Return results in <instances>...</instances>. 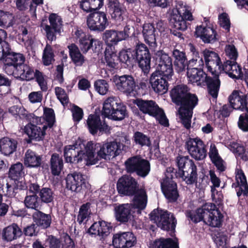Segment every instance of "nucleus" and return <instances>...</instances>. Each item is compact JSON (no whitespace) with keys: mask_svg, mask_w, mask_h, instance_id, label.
<instances>
[{"mask_svg":"<svg viewBox=\"0 0 248 248\" xmlns=\"http://www.w3.org/2000/svg\"><path fill=\"white\" fill-rule=\"evenodd\" d=\"M23 117L26 119L29 123L24 128V132L28 137L26 140L28 143H31L32 141H40L43 140L46 134L47 129L46 126H43L41 128L38 126L39 122L41 121V118L35 116L33 113L22 114Z\"/></svg>","mask_w":248,"mask_h":248,"instance_id":"nucleus-9","label":"nucleus"},{"mask_svg":"<svg viewBox=\"0 0 248 248\" xmlns=\"http://www.w3.org/2000/svg\"><path fill=\"white\" fill-rule=\"evenodd\" d=\"M42 162V155H39L35 152L28 149L25 153L24 163L27 167L37 168L41 166Z\"/></svg>","mask_w":248,"mask_h":248,"instance_id":"nucleus-39","label":"nucleus"},{"mask_svg":"<svg viewBox=\"0 0 248 248\" xmlns=\"http://www.w3.org/2000/svg\"><path fill=\"white\" fill-rule=\"evenodd\" d=\"M118 57L121 65L123 63L129 66L134 64V52L131 49H122L119 52Z\"/></svg>","mask_w":248,"mask_h":248,"instance_id":"nucleus-50","label":"nucleus"},{"mask_svg":"<svg viewBox=\"0 0 248 248\" xmlns=\"http://www.w3.org/2000/svg\"><path fill=\"white\" fill-rule=\"evenodd\" d=\"M132 140L135 145L141 147H150L152 145L150 138L141 132H135Z\"/></svg>","mask_w":248,"mask_h":248,"instance_id":"nucleus-51","label":"nucleus"},{"mask_svg":"<svg viewBox=\"0 0 248 248\" xmlns=\"http://www.w3.org/2000/svg\"><path fill=\"white\" fill-rule=\"evenodd\" d=\"M61 29L60 28H53L48 25H45L44 30L46 33V37L50 41V43L56 39V33H60Z\"/></svg>","mask_w":248,"mask_h":248,"instance_id":"nucleus-62","label":"nucleus"},{"mask_svg":"<svg viewBox=\"0 0 248 248\" xmlns=\"http://www.w3.org/2000/svg\"><path fill=\"white\" fill-rule=\"evenodd\" d=\"M112 81L118 90L126 95H130L138 87L134 78L132 75H116L112 78Z\"/></svg>","mask_w":248,"mask_h":248,"instance_id":"nucleus-17","label":"nucleus"},{"mask_svg":"<svg viewBox=\"0 0 248 248\" xmlns=\"http://www.w3.org/2000/svg\"><path fill=\"white\" fill-rule=\"evenodd\" d=\"M29 191L31 193L38 194L39 200L42 203L49 204L54 201V191L49 187L40 188L37 183H31L29 185Z\"/></svg>","mask_w":248,"mask_h":248,"instance_id":"nucleus-26","label":"nucleus"},{"mask_svg":"<svg viewBox=\"0 0 248 248\" xmlns=\"http://www.w3.org/2000/svg\"><path fill=\"white\" fill-rule=\"evenodd\" d=\"M25 62V57L23 54L13 52L11 49L3 62L4 70L7 74L13 75Z\"/></svg>","mask_w":248,"mask_h":248,"instance_id":"nucleus-19","label":"nucleus"},{"mask_svg":"<svg viewBox=\"0 0 248 248\" xmlns=\"http://www.w3.org/2000/svg\"><path fill=\"white\" fill-rule=\"evenodd\" d=\"M175 162L178 168V171L175 172L176 178H181L187 185L197 184L198 169L193 160L188 156L178 155Z\"/></svg>","mask_w":248,"mask_h":248,"instance_id":"nucleus-4","label":"nucleus"},{"mask_svg":"<svg viewBox=\"0 0 248 248\" xmlns=\"http://www.w3.org/2000/svg\"><path fill=\"white\" fill-rule=\"evenodd\" d=\"M87 124L89 132L93 135H96L98 131H106L108 127V125L105 123L102 124L99 115L96 113L89 115Z\"/></svg>","mask_w":248,"mask_h":248,"instance_id":"nucleus-29","label":"nucleus"},{"mask_svg":"<svg viewBox=\"0 0 248 248\" xmlns=\"http://www.w3.org/2000/svg\"><path fill=\"white\" fill-rule=\"evenodd\" d=\"M55 94L57 98L63 106L68 104L69 98L65 91L61 87H56L55 88Z\"/></svg>","mask_w":248,"mask_h":248,"instance_id":"nucleus-63","label":"nucleus"},{"mask_svg":"<svg viewBox=\"0 0 248 248\" xmlns=\"http://www.w3.org/2000/svg\"><path fill=\"white\" fill-rule=\"evenodd\" d=\"M79 45L83 53H86L91 49L93 52L98 53L102 47L101 41L94 39L92 35L89 34L79 40Z\"/></svg>","mask_w":248,"mask_h":248,"instance_id":"nucleus-27","label":"nucleus"},{"mask_svg":"<svg viewBox=\"0 0 248 248\" xmlns=\"http://www.w3.org/2000/svg\"><path fill=\"white\" fill-rule=\"evenodd\" d=\"M156 30L152 23H145L142 26V33L145 42L151 49L157 47L156 40Z\"/></svg>","mask_w":248,"mask_h":248,"instance_id":"nucleus-31","label":"nucleus"},{"mask_svg":"<svg viewBox=\"0 0 248 248\" xmlns=\"http://www.w3.org/2000/svg\"><path fill=\"white\" fill-rule=\"evenodd\" d=\"M39 197L37 193H33L32 195L26 196L24 200V204L26 208L38 210L40 204Z\"/></svg>","mask_w":248,"mask_h":248,"instance_id":"nucleus-56","label":"nucleus"},{"mask_svg":"<svg viewBox=\"0 0 248 248\" xmlns=\"http://www.w3.org/2000/svg\"><path fill=\"white\" fill-rule=\"evenodd\" d=\"M242 94L239 91L234 90L228 97V101L230 104L234 109H240L244 111L248 100V93L247 94Z\"/></svg>","mask_w":248,"mask_h":248,"instance_id":"nucleus-30","label":"nucleus"},{"mask_svg":"<svg viewBox=\"0 0 248 248\" xmlns=\"http://www.w3.org/2000/svg\"><path fill=\"white\" fill-rule=\"evenodd\" d=\"M102 115L115 121H121L128 116L126 106L115 97H108L104 101Z\"/></svg>","mask_w":248,"mask_h":248,"instance_id":"nucleus-7","label":"nucleus"},{"mask_svg":"<svg viewBox=\"0 0 248 248\" xmlns=\"http://www.w3.org/2000/svg\"><path fill=\"white\" fill-rule=\"evenodd\" d=\"M220 70L221 73L224 71L228 73L230 77L234 78L236 75L233 72H235L236 74H240L241 72V67L237 64L236 61L227 60L222 64Z\"/></svg>","mask_w":248,"mask_h":248,"instance_id":"nucleus-47","label":"nucleus"},{"mask_svg":"<svg viewBox=\"0 0 248 248\" xmlns=\"http://www.w3.org/2000/svg\"><path fill=\"white\" fill-rule=\"evenodd\" d=\"M66 188L72 192L86 193L90 185L85 175L79 172L74 171L68 174L65 178Z\"/></svg>","mask_w":248,"mask_h":248,"instance_id":"nucleus-13","label":"nucleus"},{"mask_svg":"<svg viewBox=\"0 0 248 248\" xmlns=\"http://www.w3.org/2000/svg\"><path fill=\"white\" fill-rule=\"evenodd\" d=\"M9 177L15 181H18L25 175L24 167L22 163L17 162L11 166L8 172Z\"/></svg>","mask_w":248,"mask_h":248,"instance_id":"nucleus-48","label":"nucleus"},{"mask_svg":"<svg viewBox=\"0 0 248 248\" xmlns=\"http://www.w3.org/2000/svg\"><path fill=\"white\" fill-rule=\"evenodd\" d=\"M134 52V62L137 63L139 67L144 74L149 73L151 66V54L147 46L143 43H136Z\"/></svg>","mask_w":248,"mask_h":248,"instance_id":"nucleus-12","label":"nucleus"},{"mask_svg":"<svg viewBox=\"0 0 248 248\" xmlns=\"http://www.w3.org/2000/svg\"><path fill=\"white\" fill-rule=\"evenodd\" d=\"M190 90V88L186 84H181L174 86L170 93L172 102L177 106Z\"/></svg>","mask_w":248,"mask_h":248,"instance_id":"nucleus-36","label":"nucleus"},{"mask_svg":"<svg viewBox=\"0 0 248 248\" xmlns=\"http://www.w3.org/2000/svg\"><path fill=\"white\" fill-rule=\"evenodd\" d=\"M17 146L16 140L7 137L0 139V152L6 156H9L16 151Z\"/></svg>","mask_w":248,"mask_h":248,"instance_id":"nucleus-38","label":"nucleus"},{"mask_svg":"<svg viewBox=\"0 0 248 248\" xmlns=\"http://www.w3.org/2000/svg\"><path fill=\"white\" fill-rule=\"evenodd\" d=\"M237 124L243 131L248 132V113L247 111L240 115Z\"/></svg>","mask_w":248,"mask_h":248,"instance_id":"nucleus-64","label":"nucleus"},{"mask_svg":"<svg viewBox=\"0 0 248 248\" xmlns=\"http://www.w3.org/2000/svg\"><path fill=\"white\" fill-rule=\"evenodd\" d=\"M112 228L111 223L101 220L94 222L88 229L87 233L92 237L98 236L99 240L104 243Z\"/></svg>","mask_w":248,"mask_h":248,"instance_id":"nucleus-22","label":"nucleus"},{"mask_svg":"<svg viewBox=\"0 0 248 248\" xmlns=\"http://www.w3.org/2000/svg\"><path fill=\"white\" fill-rule=\"evenodd\" d=\"M155 57L157 64L155 71L167 73V75L170 77V74L173 75L172 59L168 54L163 50H160L155 52Z\"/></svg>","mask_w":248,"mask_h":248,"instance_id":"nucleus-23","label":"nucleus"},{"mask_svg":"<svg viewBox=\"0 0 248 248\" xmlns=\"http://www.w3.org/2000/svg\"><path fill=\"white\" fill-rule=\"evenodd\" d=\"M69 56L76 66H81L85 62V57L81 53L78 47L74 43L68 46Z\"/></svg>","mask_w":248,"mask_h":248,"instance_id":"nucleus-43","label":"nucleus"},{"mask_svg":"<svg viewBox=\"0 0 248 248\" xmlns=\"http://www.w3.org/2000/svg\"><path fill=\"white\" fill-rule=\"evenodd\" d=\"M135 104L143 114H148L155 118L161 125L165 127L169 126V120L164 110L159 107L155 101L152 100L137 99L135 101Z\"/></svg>","mask_w":248,"mask_h":248,"instance_id":"nucleus-6","label":"nucleus"},{"mask_svg":"<svg viewBox=\"0 0 248 248\" xmlns=\"http://www.w3.org/2000/svg\"><path fill=\"white\" fill-rule=\"evenodd\" d=\"M87 25L92 31L101 32L109 25L107 14L103 12L91 13L87 17Z\"/></svg>","mask_w":248,"mask_h":248,"instance_id":"nucleus-18","label":"nucleus"},{"mask_svg":"<svg viewBox=\"0 0 248 248\" xmlns=\"http://www.w3.org/2000/svg\"><path fill=\"white\" fill-rule=\"evenodd\" d=\"M33 79L35 78L36 81L38 84L41 90L43 92H46L47 90V82L45 79V76L43 73L39 70L35 69Z\"/></svg>","mask_w":248,"mask_h":248,"instance_id":"nucleus-60","label":"nucleus"},{"mask_svg":"<svg viewBox=\"0 0 248 248\" xmlns=\"http://www.w3.org/2000/svg\"><path fill=\"white\" fill-rule=\"evenodd\" d=\"M198 102L197 95L195 93H191L190 90L177 106H180L179 110L193 111Z\"/></svg>","mask_w":248,"mask_h":248,"instance_id":"nucleus-34","label":"nucleus"},{"mask_svg":"<svg viewBox=\"0 0 248 248\" xmlns=\"http://www.w3.org/2000/svg\"><path fill=\"white\" fill-rule=\"evenodd\" d=\"M178 112L181 123L186 129H189L191 127V118L193 111H188L178 110Z\"/></svg>","mask_w":248,"mask_h":248,"instance_id":"nucleus-59","label":"nucleus"},{"mask_svg":"<svg viewBox=\"0 0 248 248\" xmlns=\"http://www.w3.org/2000/svg\"><path fill=\"white\" fill-rule=\"evenodd\" d=\"M195 55L196 56L198 55L199 60L202 58L203 61V57L208 71L211 73H213V72L221 73L220 69L223 64L217 53L205 49L200 53L199 52H196Z\"/></svg>","mask_w":248,"mask_h":248,"instance_id":"nucleus-14","label":"nucleus"},{"mask_svg":"<svg viewBox=\"0 0 248 248\" xmlns=\"http://www.w3.org/2000/svg\"><path fill=\"white\" fill-rule=\"evenodd\" d=\"M194 36L199 38L204 44H214L218 41V35L213 27L197 26Z\"/></svg>","mask_w":248,"mask_h":248,"instance_id":"nucleus-25","label":"nucleus"},{"mask_svg":"<svg viewBox=\"0 0 248 248\" xmlns=\"http://www.w3.org/2000/svg\"><path fill=\"white\" fill-rule=\"evenodd\" d=\"M12 79L4 74L0 73V96L10 93Z\"/></svg>","mask_w":248,"mask_h":248,"instance_id":"nucleus-54","label":"nucleus"},{"mask_svg":"<svg viewBox=\"0 0 248 248\" xmlns=\"http://www.w3.org/2000/svg\"><path fill=\"white\" fill-rule=\"evenodd\" d=\"M13 14L9 12L0 10V27H9L13 25Z\"/></svg>","mask_w":248,"mask_h":248,"instance_id":"nucleus-57","label":"nucleus"},{"mask_svg":"<svg viewBox=\"0 0 248 248\" xmlns=\"http://www.w3.org/2000/svg\"><path fill=\"white\" fill-rule=\"evenodd\" d=\"M105 60L107 69L110 72L121 68V64L116 51L113 49L106 48L104 52Z\"/></svg>","mask_w":248,"mask_h":248,"instance_id":"nucleus-32","label":"nucleus"},{"mask_svg":"<svg viewBox=\"0 0 248 248\" xmlns=\"http://www.w3.org/2000/svg\"><path fill=\"white\" fill-rule=\"evenodd\" d=\"M49 163L52 174L54 176H59L63 169L62 157L57 153H53L51 156Z\"/></svg>","mask_w":248,"mask_h":248,"instance_id":"nucleus-44","label":"nucleus"},{"mask_svg":"<svg viewBox=\"0 0 248 248\" xmlns=\"http://www.w3.org/2000/svg\"><path fill=\"white\" fill-rule=\"evenodd\" d=\"M32 218L35 224L42 229H47L50 226L52 218L50 215L37 210L32 214Z\"/></svg>","mask_w":248,"mask_h":248,"instance_id":"nucleus-41","label":"nucleus"},{"mask_svg":"<svg viewBox=\"0 0 248 248\" xmlns=\"http://www.w3.org/2000/svg\"><path fill=\"white\" fill-rule=\"evenodd\" d=\"M128 26L124 27L123 31L115 30H106L102 34V39L105 42L107 47L106 48L114 49V46L119 42L125 40L129 37Z\"/></svg>","mask_w":248,"mask_h":248,"instance_id":"nucleus-15","label":"nucleus"},{"mask_svg":"<svg viewBox=\"0 0 248 248\" xmlns=\"http://www.w3.org/2000/svg\"><path fill=\"white\" fill-rule=\"evenodd\" d=\"M0 192L1 194L8 197H14L18 200L21 199V195H17V189L14 183L12 185L7 183L6 186L0 183Z\"/></svg>","mask_w":248,"mask_h":248,"instance_id":"nucleus-53","label":"nucleus"},{"mask_svg":"<svg viewBox=\"0 0 248 248\" xmlns=\"http://www.w3.org/2000/svg\"><path fill=\"white\" fill-rule=\"evenodd\" d=\"M172 56L174 59V65L178 73L185 71L187 59L185 52L174 49Z\"/></svg>","mask_w":248,"mask_h":248,"instance_id":"nucleus-40","label":"nucleus"},{"mask_svg":"<svg viewBox=\"0 0 248 248\" xmlns=\"http://www.w3.org/2000/svg\"><path fill=\"white\" fill-rule=\"evenodd\" d=\"M44 114L46 124L43 125L46 126L47 129L48 127L49 128H52L56 122L54 109L52 108H46L44 110Z\"/></svg>","mask_w":248,"mask_h":248,"instance_id":"nucleus-58","label":"nucleus"},{"mask_svg":"<svg viewBox=\"0 0 248 248\" xmlns=\"http://www.w3.org/2000/svg\"><path fill=\"white\" fill-rule=\"evenodd\" d=\"M96 91L101 95H105L108 91L109 85L105 79H98L94 83Z\"/></svg>","mask_w":248,"mask_h":248,"instance_id":"nucleus-61","label":"nucleus"},{"mask_svg":"<svg viewBox=\"0 0 248 248\" xmlns=\"http://www.w3.org/2000/svg\"><path fill=\"white\" fill-rule=\"evenodd\" d=\"M230 150L235 155L236 157H240L243 160L248 161V152H246L245 147L235 142H231Z\"/></svg>","mask_w":248,"mask_h":248,"instance_id":"nucleus-52","label":"nucleus"},{"mask_svg":"<svg viewBox=\"0 0 248 248\" xmlns=\"http://www.w3.org/2000/svg\"><path fill=\"white\" fill-rule=\"evenodd\" d=\"M151 248H179L178 242L172 238H160L155 240L151 245Z\"/></svg>","mask_w":248,"mask_h":248,"instance_id":"nucleus-49","label":"nucleus"},{"mask_svg":"<svg viewBox=\"0 0 248 248\" xmlns=\"http://www.w3.org/2000/svg\"><path fill=\"white\" fill-rule=\"evenodd\" d=\"M34 72V68L32 66L23 63L18 70L15 72L13 75L19 76V78L22 80L30 81L33 80Z\"/></svg>","mask_w":248,"mask_h":248,"instance_id":"nucleus-46","label":"nucleus"},{"mask_svg":"<svg viewBox=\"0 0 248 248\" xmlns=\"http://www.w3.org/2000/svg\"><path fill=\"white\" fill-rule=\"evenodd\" d=\"M173 176H165L160 182V187L162 193L168 202L174 203L179 198L180 195L178 189V186L173 180Z\"/></svg>","mask_w":248,"mask_h":248,"instance_id":"nucleus-16","label":"nucleus"},{"mask_svg":"<svg viewBox=\"0 0 248 248\" xmlns=\"http://www.w3.org/2000/svg\"><path fill=\"white\" fill-rule=\"evenodd\" d=\"M186 217L194 223L203 221L212 227L220 228L222 226L224 216L216 205L206 203L195 211H187Z\"/></svg>","mask_w":248,"mask_h":248,"instance_id":"nucleus-3","label":"nucleus"},{"mask_svg":"<svg viewBox=\"0 0 248 248\" xmlns=\"http://www.w3.org/2000/svg\"><path fill=\"white\" fill-rule=\"evenodd\" d=\"M22 234V231L17 224L13 223L3 229L2 237L7 241L10 242L20 237Z\"/></svg>","mask_w":248,"mask_h":248,"instance_id":"nucleus-42","label":"nucleus"},{"mask_svg":"<svg viewBox=\"0 0 248 248\" xmlns=\"http://www.w3.org/2000/svg\"><path fill=\"white\" fill-rule=\"evenodd\" d=\"M116 187L120 195L133 197V202L136 208L143 210L145 208L148 199L146 190L144 187L140 186L135 178L124 175L118 179Z\"/></svg>","mask_w":248,"mask_h":248,"instance_id":"nucleus-1","label":"nucleus"},{"mask_svg":"<svg viewBox=\"0 0 248 248\" xmlns=\"http://www.w3.org/2000/svg\"><path fill=\"white\" fill-rule=\"evenodd\" d=\"M107 6L111 17L116 20L122 21L123 20L122 15L126 11L125 8L119 0H107Z\"/></svg>","mask_w":248,"mask_h":248,"instance_id":"nucleus-35","label":"nucleus"},{"mask_svg":"<svg viewBox=\"0 0 248 248\" xmlns=\"http://www.w3.org/2000/svg\"><path fill=\"white\" fill-rule=\"evenodd\" d=\"M125 170L130 174L135 173L141 178L146 177L151 170V164L148 160L140 155L128 158L124 162Z\"/></svg>","mask_w":248,"mask_h":248,"instance_id":"nucleus-11","label":"nucleus"},{"mask_svg":"<svg viewBox=\"0 0 248 248\" xmlns=\"http://www.w3.org/2000/svg\"><path fill=\"white\" fill-rule=\"evenodd\" d=\"M186 149L192 157L197 160H201L206 156L207 151L203 141L198 138H189L186 141Z\"/></svg>","mask_w":248,"mask_h":248,"instance_id":"nucleus-21","label":"nucleus"},{"mask_svg":"<svg viewBox=\"0 0 248 248\" xmlns=\"http://www.w3.org/2000/svg\"><path fill=\"white\" fill-rule=\"evenodd\" d=\"M55 55L51 45L46 43L43 50L42 61L44 65L48 66L54 62Z\"/></svg>","mask_w":248,"mask_h":248,"instance_id":"nucleus-55","label":"nucleus"},{"mask_svg":"<svg viewBox=\"0 0 248 248\" xmlns=\"http://www.w3.org/2000/svg\"><path fill=\"white\" fill-rule=\"evenodd\" d=\"M137 242L136 237L129 232H119L113 235L112 244L115 248H129Z\"/></svg>","mask_w":248,"mask_h":248,"instance_id":"nucleus-24","label":"nucleus"},{"mask_svg":"<svg viewBox=\"0 0 248 248\" xmlns=\"http://www.w3.org/2000/svg\"><path fill=\"white\" fill-rule=\"evenodd\" d=\"M184 11L185 12L183 13L178 9L173 11L169 20L170 33L182 39L184 38L182 31H185L187 28L186 21L193 20L192 14L189 11L186 9Z\"/></svg>","mask_w":248,"mask_h":248,"instance_id":"nucleus-8","label":"nucleus"},{"mask_svg":"<svg viewBox=\"0 0 248 248\" xmlns=\"http://www.w3.org/2000/svg\"><path fill=\"white\" fill-rule=\"evenodd\" d=\"M204 62L202 59L199 60V65L197 67L192 68V70L188 69L187 75L189 80L192 83H196L198 86H202L205 82V76L207 74L203 71Z\"/></svg>","mask_w":248,"mask_h":248,"instance_id":"nucleus-28","label":"nucleus"},{"mask_svg":"<svg viewBox=\"0 0 248 248\" xmlns=\"http://www.w3.org/2000/svg\"><path fill=\"white\" fill-rule=\"evenodd\" d=\"M236 180L239 189L237 191V196L239 197L242 194L247 196L248 194V185L246 177L241 170H238L236 175Z\"/></svg>","mask_w":248,"mask_h":248,"instance_id":"nucleus-45","label":"nucleus"},{"mask_svg":"<svg viewBox=\"0 0 248 248\" xmlns=\"http://www.w3.org/2000/svg\"><path fill=\"white\" fill-rule=\"evenodd\" d=\"M134 205L131 204H124L118 206L115 208L116 217L117 220L122 223L128 222L132 215V210Z\"/></svg>","mask_w":248,"mask_h":248,"instance_id":"nucleus-37","label":"nucleus"},{"mask_svg":"<svg viewBox=\"0 0 248 248\" xmlns=\"http://www.w3.org/2000/svg\"><path fill=\"white\" fill-rule=\"evenodd\" d=\"M92 152L93 159L96 164L101 159H109L119 155L125 146L123 144L116 140L107 141L103 143H96L92 141Z\"/></svg>","mask_w":248,"mask_h":248,"instance_id":"nucleus-5","label":"nucleus"},{"mask_svg":"<svg viewBox=\"0 0 248 248\" xmlns=\"http://www.w3.org/2000/svg\"><path fill=\"white\" fill-rule=\"evenodd\" d=\"M150 218L162 230L175 232L177 220L173 213L167 210L155 209L150 214Z\"/></svg>","mask_w":248,"mask_h":248,"instance_id":"nucleus-10","label":"nucleus"},{"mask_svg":"<svg viewBox=\"0 0 248 248\" xmlns=\"http://www.w3.org/2000/svg\"><path fill=\"white\" fill-rule=\"evenodd\" d=\"M172 76L173 74H170V77L167 73L155 71L150 78V83L153 90L160 94L167 93L169 87L168 81L171 79Z\"/></svg>","mask_w":248,"mask_h":248,"instance_id":"nucleus-20","label":"nucleus"},{"mask_svg":"<svg viewBox=\"0 0 248 248\" xmlns=\"http://www.w3.org/2000/svg\"><path fill=\"white\" fill-rule=\"evenodd\" d=\"M213 77L205 76V82L209 94L214 98H217L220 86L219 76L220 73H211Z\"/></svg>","mask_w":248,"mask_h":248,"instance_id":"nucleus-33","label":"nucleus"},{"mask_svg":"<svg viewBox=\"0 0 248 248\" xmlns=\"http://www.w3.org/2000/svg\"><path fill=\"white\" fill-rule=\"evenodd\" d=\"M92 141L85 144L84 141L78 138L72 145L64 147L63 156L66 163L78 164L84 162L87 166L95 165L96 161L93 159Z\"/></svg>","mask_w":248,"mask_h":248,"instance_id":"nucleus-2","label":"nucleus"}]
</instances>
